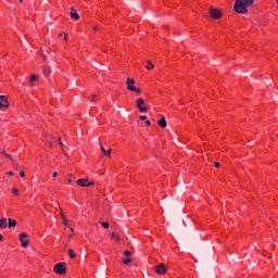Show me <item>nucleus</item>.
Returning <instances> with one entry per match:
<instances>
[{
  "label": "nucleus",
  "mask_w": 278,
  "mask_h": 278,
  "mask_svg": "<svg viewBox=\"0 0 278 278\" xmlns=\"http://www.w3.org/2000/svg\"><path fill=\"white\" fill-rule=\"evenodd\" d=\"M139 118L140 121H147V115H141Z\"/></svg>",
  "instance_id": "29"
},
{
  "label": "nucleus",
  "mask_w": 278,
  "mask_h": 278,
  "mask_svg": "<svg viewBox=\"0 0 278 278\" xmlns=\"http://www.w3.org/2000/svg\"><path fill=\"white\" fill-rule=\"evenodd\" d=\"M214 164H215V167H216V168H220V163L215 162Z\"/></svg>",
  "instance_id": "31"
},
{
  "label": "nucleus",
  "mask_w": 278,
  "mask_h": 278,
  "mask_svg": "<svg viewBox=\"0 0 278 278\" xmlns=\"http://www.w3.org/2000/svg\"><path fill=\"white\" fill-rule=\"evenodd\" d=\"M208 12H210L212 18H215V20H218L223 16V13L214 7H211Z\"/></svg>",
  "instance_id": "5"
},
{
  "label": "nucleus",
  "mask_w": 278,
  "mask_h": 278,
  "mask_svg": "<svg viewBox=\"0 0 278 278\" xmlns=\"http://www.w3.org/2000/svg\"><path fill=\"white\" fill-rule=\"evenodd\" d=\"M8 227V218L3 217L0 219V229H5Z\"/></svg>",
  "instance_id": "10"
},
{
  "label": "nucleus",
  "mask_w": 278,
  "mask_h": 278,
  "mask_svg": "<svg viewBox=\"0 0 278 278\" xmlns=\"http://www.w3.org/2000/svg\"><path fill=\"white\" fill-rule=\"evenodd\" d=\"M62 218H63V225L65 227H68V224L66 223V217L64 216V214H62Z\"/></svg>",
  "instance_id": "24"
},
{
  "label": "nucleus",
  "mask_w": 278,
  "mask_h": 278,
  "mask_svg": "<svg viewBox=\"0 0 278 278\" xmlns=\"http://www.w3.org/2000/svg\"><path fill=\"white\" fill-rule=\"evenodd\" d=\"M71 231H75V229L71 228Z\"/></svg>",
  "instance_id": "43"
},
{
  "label": "nucleus",
  "mask_w": 278,
  "mask_h": 278,
  "mask_svg": "<svg viewBox=\"0 0 278 278\" xmlns=\"http://www.w3.org/2000/svg\"><path fill=\"white\" fill-rule=\"evenodd\" d=\"M51 73V71L49 70H43V75H49Z\"/></svg>",
  "instance_id": "28"
},
{
  "label": "nucleus",
  "mask_w": 278,
  "mask_h": 278,
  "mask_svg": "<svg viewBox=\"0 0 278 278\" xmlns=\"http://www.w3.org/2000/svg\"><path fill=\"white\" fill-rule=\"evenodd\" d=\"M0 153H3L5 155V157H8L9 160H11V162H14V159H12V155L5 153V150H2Z\"/></svg>",
  "instance_id": "16"
},
{
  "label": "nucleus",
  "mask_w": 278,
  "mask_h": 278,
  "mask_svg": "<svg viewBox=\"0 0 278 278\" xmlns=\"http://www.w3.org/2000/svg\"><path fill=\"white\" fill-rule=\"evenodd\" d=\"M93 31H97V26H96V27H93Z\"/></svg>",
  "instance_id": "40"
},
{
  "label": "nucleus",
  "mask_w": 278,
  "mask_h": 278,
  "mask_svg": "<svg viewBox=\"0 0 278 278\" xmlns=\"http://www.w3.org/2000/svg\"><path fill=\"white\" fill-rule=\"evenodd\" d=\"M253 3H255V0H236L233 7L235 12H237V14H247V12H249L247 8H251Z\"/></svg>",
  "instance_id": "1"
},
{
  "label": "nucleus",
  "mask_w": 278,
  "mask_h": 278,
  "mask_svg": "<svg viewBox=\"0 0 278 278\" xmlns=\"http://www.w3.org/2000/svg\"><path fill=\"white\" fill-rule=\"evenodd\" d=\"M27 237H28L27 232H23L22 235H20V240H25V238Z\"/></svg>",
  "instance_id": "21"
},
{
  "label": "nucleus",
  "mask_w": 278,
  "mask_h": 278,
  "mask_svg": "<svg viewBox=\"0 0 278 278\" xmlns=\"http://www.w3.org/2000/svg\"><path fill=\"white\" fill-rule=\"evenodd\" d=\"M130 92H136L137 94H142V90L140 88H136V87H134V89H131Z\"/></svg>",
  "instance_id": "14"
},
{
  "label": "nucleus",
  "mask_w": 278,
  "mask_h": 278,
  "mask_svg": "<svg viewBox=\"0 0 278 278\" xmlns=\"http://www.w3.org/2000/svg\"><path fill=\"white\" fill-rule=\"evenodd\" d=\"M99 223L102 225V227L104 229H109L110 228V223H108V222H99Z\"/></svg>",
  "instance_id": "15"
},
{
  "label": "nucleus",
  "mask_w": 278,
  "mask_h": 278,
  "mask_svg": "<svg viewBox=\"0 0 278 278\" xmlns=\"http://www.w3.org/2000/svg\"><path fill=\"white\" fill-rule=\"evenodd\" d=\"M100 149L103 153H105V148H103V146H100Z\"/></svg>",
  "instance_id": "34"
},
{
  "label": "nucleus",
  "mask_w": 278,
  "mask_h": 278,
  "mask_svg": "<svg viewBox=\"0 0 278 278\" xmlns=\"http://www.w3.org/2000/svg\"><path fill=\"white\" fill-rule=\"evenodd\" d=\"M122 262H123V264H125V265L131 264V258H129V257L123 258Z\"/></svg>",
  "instance_id": "19"
},
{
  "label": "nucleus",
  "mask_w": 278,
  "mask_h": 278,
  "mask_svg": "<svg viewBox=\"0 0 278 278\" xmlns=\"http://www.w3.org/2000/svg\"><path fill=\"white\" fill-rule=\"evenodd\" d=\"M146 125L150 126L151 125V121H147Z\"/></svg>",
  "instance_id": "37"
},
{
  "label": "nucleus",
  "mask_w": 278,
  "mask_h": 278,
  "mask_svg": "<svg viewBox=\"0 0 278 278\" xmlns=\"http://www.w3.org/2000/svg\"><path fill=\"white\" fill-rule=\"evenodd\" d=\"M1 108H10V104H8V102L5 103L0 101V109Z\"/></svg>",
  "instance_id": "20"
},
{
  "label": "nucleus",
  "mask_w": 278,
  "mask_h": 278,
  "mask_svg": "<svg viewBox=\"0 0 278 278\" xmlns=\"http://www.w3.org/2000/svg\"><path fill=\"white\" fill-rule=\"evenodd\" d=\"M77 186H81V188H90V186H94V182H88V179H78Z\"/></svg>",
  "instance_id": "6"
},
{
  "label": "nucleus",
  "mask_w": 278,
  "mask_h": 278,
  "mask_svg": "<svg viewBox=\"0 0 278 278\" xmlns=\"http://www.w3.org/2000/svg\"><path fill=\"white\" fill-rule=\"evenodd\" d=\"M154 67L155 65H153L151 61H148V65L146 66V68H148V71H153Z\"/></svg>",
  "instance_id": "12"
},
{
  "label": "nucleus",
  "mask_w": 278,
  "mask_h": 278,
  "mask_svg": "<svg viewBox=\"0 0 278 278\" xmlns=\"http://www.w3.org/2000/svg\"><path fill=\"white\" fill-rule=\"evenodd\" d=\"M70 16L73 21H79V13H77V10L73 8H71Z\"/></svg>",
  "instance_id": "8"
},
{
  "label": "nucleus",
  "mask_w": 278,
  "mask_h": 278,
  "mask_svg": "<svg viewBox=\"0 0 278 278\" xmlns=\"http://www.w3.org/2000/svg\"><path fill=\"white\" fill-rule=\"evenodd\" d=\"M91 101H94V96H92Z\"/></svg>",
  "instance_id": "41"
},
{
  "label": "nucleus",
  "mask_w": 278,
  "mask_h": 278,
  "mask_svg": "<svg viewBox=\"0 0 278 278\" xmlns=\"http://www.w3.org/2000/svg\"><path fill=\"white\" fill-rule=\"evenodd\" d=\"M22 242V247L25 249L27 247H29V241L28 240H21Z\"/></svg>",
  "instance_id": "18"
},
{
  "label": "nucleus",
  "mask_w": 278,
  "mask_h": 278,
  "mask_svg": "<svg viewBox=\"0 0 278 278\" xmlns=\"http://www.w3.org/2000/svg\"><path fill=\"white\" fill-rule=\"evenodd\" d=\"M111 236H112V238L117 240V242H121V236L116 235L115 232H112Z\"/></svg>",
  "instance_id": "17"
},
{
  "label": "nucleus",
  "mask_w": 278,
  "mask_h": 278,
  "mask_svg": "<svg viewBox=\"0 0 278 278\" xmlns=\"http://www.w3.org/2000/svg\"><path fill=\"white\" fill-rule=\"evenodd\" d=\"M0 240H3V235H0Z\"/></svg>",
  "instance_id": "39"
},
{
  "label": "nucleus",
  "mask_w": 278,
  "mask_h": 278,
  "mask_svg": "<svg viewBox=\"0 0 278 278\" xmlns=\"http://www.w3.org/2000/svg\"><path fill=\"white\" fill-rule=\"evenodd\" d=\"M59 36H62V34H60Z\"/></svg>",
  "instance_id": "44"
},
{
  "label": "nucleus",
  "mask_w": 278,
  "mask_h": 278,
  "mask_svg": "<svg viewBox=\"0 0 278 278\" xmlns=\"http://www.w3.org/2000/svg\"><path fill=\"white\" fill-rule=\"evenodd\" d=\"M154 270H155L156 275H166V273H168V268L166 267V265L164 263H161V264L154 266Z\"/></svg>",
  "instance_id": "2"
},
{
  "label": "nucleus",
  "mask_w": 278,
  "mask_h": 278,
  "mask_svg": "<svg viewBox=\"0 0 278 278\" xmlns=\"http://www.w3.org/2000/svg\"><path fill=\"white\" fill-rule=\"evenodd\" d=\"M59 144L60 147H64V143L62 142V138H59Z\"/></svg>",
  "instance_id": "30"
},
{
  "label": "nucleus",
  "mask_w": 278,
  "mask_h": 278,
  "mask_svg": "<svg viewBox=\"0 0 278 278\" xmlns=\"http://www.w3.org/2000/svg\"><path fill=\"white\" fill-rule=\"evenodd\" d=\"M7 175H10V177L14 176V172H9Z\"/></svg>",
  "instance_id": "33"
},
{
  "label": "nucleus",
  "mask_w": 278,
  "mask_h": 278,
  "mask_svg": "<svg viewBox=\"0 0 278 278\" xmlns=\"http://www.w3.org/2000/svg\"><path fill=\"white\" fill-rule=\"evenodd\" d=\"M12 192H13V194H15V197H18V194H20L18 189H16V188H13Z\"/></svg>",
  "instance_id": "23"
},
{
  "label": "nucleus",
  "mask_w": 278,
  "mask_h": 278,
  "mask_svg": "<svg viewBox=\"0 0 278 278\" xmlns=\"http://www.w3.org/2000/svg\"><path fill=\"white\" fill-rule=\"evenodd\" d=\"M136 80L134 78H127L126 85H127V90H134Z\"/></svg>",
  "instance_id": "7"
},
{
  "label": "nucleus",
  "mask_w": 278,
  "mask_h": 278,
  "mask_svg": "<svg viewBox=\"0 0 278 278\" xmlns=\"http://www.w3.org/2000/svg\"><path fill=\"white\" fill-rule=\"evenodd\" d=\"M52 177H58V172H54V173L52 174Z\"/></svg>",
  "instance_id": "36"
},
{
  "label": "nucleus",
  "mask_w": 278,
  "mask_h": 278,
  "mask_svg": "<svg viewBox=\"0 0 278 278\" xmlns=\"http://www.w3.org/2000/svg\"><path fill=\"white\" fill-rule=\"evenodd\" d=\"M0 101L3 103H8V99L5 98V96H0Z\"/></svg>",
  "instance_id": "22"
},
{
  "label": "nucleus",
  "mask_w": 278,
  "mask_h": 278,
  "mask_svg": "<svg viewBox=\"0 0 278 278\" xmlns=\"http://www.w3.org/2000/svg\"><path fill=\"white\" fill-rule=\"evenodd\" d=\"M20 177H25V172H21Z\"/></svg>",
  "instance_id": "35"
},
{
  "label": "nucleus",
  "mask_w": 278,
  "mask_h": 278,
  "mask_svg": "<svg viewBox=\"0 0 278 278\" xmlns=\"http://www.w3.org/2000/svg\"><path fill=\"white\" fill-rule=\"evenodd\" d=\"M104 155H108V157H110V155H112V149H110L109 151H104Z\"/></svg>",
  "instance_id": "26"
},
{
  "label": "nucleus",
  "mask_w": 278,
  "mask_h": 278,
  "mask_svg": "<svg viewBox=\"0 0 278 278\" xmlns=\"http://www.w3.org/2000/svg\"><path fill=\"white\" fill-rule=\"evenodd\" d=\"M67 253H68V255H70V257H71L72 260H75L76 254H75V251H73V249H70V250L67 251Z\"/></svg>",
  "instance_id": "11"
},
{
  "label": "nucleus",
  "mask_w": 278,
  "mask_h": 278,
  "mask_svg": "<svg viewBox=\"0 0 278 278\" xmlns=\"http://www.w3.org/2000/svg\"><path fill=\"white\" fill-rule=\"evenodd\" d=\"M124 255H126V256L131 255V251H129V250L124 251Z\"/></svg>",
  "instance_id": "27"
},
{
  "label": "nucleus",
  "mask_w": 278,
  "mask_h": 278,
  "mask_svg": "<svg viewBox=\"0 0 278 278\" xmlns=\"http://www.w3.org/2000/svg\"><path fill=\"white\" fill-rule=\"evenodd\" d=\"M157 125L162 127V129H166L168 124L166 123V117H162L161 119L157 121Z\"/></svg>",
  "instance_id": "9"
},
{
  "label": "nucleus",
  "mask_w": 278,
  "mask_h": 278,
  "mask_svg": "<svg viewBox=\"0 0 278 278\" xmlns=\"http://www.w3.org/2000/svg\"><path fill=\"white\" fill-rule=\"evenodd\" d=\"M67 182H68V184H73V179L68 178V179H67Z\"/></svg>",
  "instance_id": "38"
},
{
  "label": "nucleus",
  "mask_w": 278,
  "mask_h": 278,
  "mask_svg": "<svg viewBox=\"0 0 278 278\" xmlns=\"http://www.w3.org/2000/svg\"><path fill=\"white\" fill-rule=\"evenodd\" d=\"M8 222H9V227H15L16 226V220H14L12 218H9Z\"/></svg>",
  "instance_id": "13"
},
{
  "label": "nucleus",
  "mask_w": 278,
  "mask_h": 278,
  "mask_svg": "<svg viewBox=\"0 0 278 278\" xmlns=\"http://www.w3.org/2000/svg\"><path fill=\"white\" fill-rule=\"evenodd\" d=\"M36 79H38V77L35 74L30 75V81H36Z\"/></svg>",
  "instance_id": "25"
},
{
  "label": "nucleus",
  "mask_w": 278,
  "mask_h": 278,
  "mask_svg": "<svg viewBox=\"0 0 278 278\" xmlns=\"http://www.w3.org/2000/svg\"><path fill=\"white\" fill-rule=\"evenodd\" d=\"M20 3H23V0H18Z\"/></svg>",
  "instance_id": "42"
},
{
  "label": "nucleus",
  "mask_w": 278,
  "mask_h": 278,
  "mask_svg": "<svg viewBox=\"0 0 278 278\" xmlns=\"http://www.w3.org/2000/svg\"><path fill=\"white\" fill-rule=\"evenodd\" d=\"M54 273H56L58 275H64V273H66V264L65 263H58L54 266Z\"/></svg>",
  "instance_id": "3"
},
{
  "label": "nucleus",
  "mask_w": 278,
  "mask_h": 278,
  "mask_svg": "<svg viewBox=\"0 0 278 278\" xmlns=\"http://www.w3.org/2000/svg\"><path fill=\"white\" fill-rule=\"evenodd\" d=\"M136 103L139 112H142V113L147 112V104L144 102V99L139 98L137 99Z\"/></svg>",
  "instance_id": "4"
},
{
  "label": "nucleus",
  "mask_w": 278,
  "mask_h": 278,
  "mask_svg": "<svg viewBox=\"0 0 278 278\" xmlns=\"http://www.w3.org/2000/svg\"><path fill=\"white\" fill-rule=\"evenodd\" d=\"M64 40H68V34L64 33Z\"/></svg>",
  "instance_id": "32"
}]
</instances>
